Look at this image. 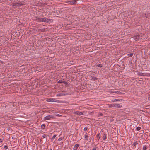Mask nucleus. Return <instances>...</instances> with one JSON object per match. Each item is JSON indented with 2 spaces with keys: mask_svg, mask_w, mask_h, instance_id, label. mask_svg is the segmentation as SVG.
<instances>
[{
  "mask_svg": "<svg viewBox=\"0 0 150 150\" xmlns=\"http://www.w3.org/2000/svg\"><path fill=\"white\" fill-rule=\"evenodd\" d=\"M70 4H76V0H73L72 1H69Z\"/></svg>",
  "mask_w": 150,
  "mask_h": 150,
  "instance_id": "9b49d317",
  "label": "nucleus"
},
{
  "mask_svg": "<svg viewBox=\"0 0 150 150\" xmlns=\"http://www.w3.org/2000/svg\"><path fill=\"white\" fill-rule=\"evenodd\" d=\"M136 129L137 131H139L141 129V127H138L136 128Z\"/></svg>",
  "mask_w": 150,
  "mask_h": 150,
  "instance_id": "4be33fe9",
  "label": "nucleus"
},
{
  "mask_svg": "<svg viewBox=\"0 0 150 150\" xmlns=\"http://www.w3.org/2000/svg\"><path fill=\"white\" fill-rule=\"evenodd\" d=\"M4 148L5 150H6L8 149V146H7L6 145L4 146Z\"/></svg>",
  "mask_w": 150,
  "mask_h": 150,
  "instance_id": "c85d7f7f",
  "label": "nucleus"
},
{
  "mask_svg": "<svg viewBox=\"0 0 150 150\" xmlns=\"http://www.w3.org/2000/svg\"><path fill=\"white\" fill-rule=\"evenodd\" d=\"M122 105L120 103H115V107L120 108L122 107Z\"/></svg>",
  "mask_w": 150,
  "mask_h": 150,
  "instance_id": "0eeeda50",
  "label": "nucleus"
},
{
  "mask_svg": "<svg viewBox=\"0 0 150 150\" xmlns=\"http://www.w3.org/2000/svg\"><path fill=\"white\" fill-rule=\"evenodd\" d=\"M54 116L52 115H49L45 117L43 120H49L51 118L53 119L54 118Z\"/></svg>",
  "mask_w": 150,
  "mask_h": 150,
  "instance_id": "7ed1b4c3",
  "label": "nucleus"
},
{
  "mask_svg": "<svg viewBox=\"0 0 150 150\" xmlns=\"http://www.w3.org/2000/svg\"><path fill=\"white\" fill-rule=\"evenodd\" d=\"M133 55V53H131L127 54V56L129 57H131Z\"/></svg>",
  "mask_w": 150,
  "mask_h": 150,
  "instance_id": "412c9836",
  "label": "nucleus"
},
{
  "mask_svg": "<svg viewBox=\"0 0 150 150\" xmlns=\"http://www.w3.org/2000/svg\"><path fill=\"white\" fill-rule=\"evenodd\" d=\"M63 139V138L62 137H61L58 139V141H61Z\"/></svg>",
  "mask_w": 150,
  "mask_h": 150,
  "instance_id": "5701e85b",
  "label": "nucleus"
},
{
  "mask_svg": "<svg viewBox=\"0 0 150 150\" xmlns=\"http://www.w3.org/2000/svg\"><path fill=\"white\" fill-rule=\"evenodd\" d=\"M146 76H150V73H146Z\"/></svg>",
  "mask_w": 150,
  "mask_h": 150,
  "instance_id": "cd10ccee",
  "label": "nucleus"
},
{
  "mask_svg": "<svg viewBox=\"0 0 150 150\" xmlns=\"http://www.w3.org/2000/svg\"><path fill=\"white\" fill-rule=\"evenodd\" d=\"M50 19L45 17L43 18H38L37 19V21L40 22H48Z\"/></svg>",
  "mask_w": 150,
  "mask_h": 150,
  "instance_id": "f257e3e1",
  "label": "nucleus"
},
{
  "mask_svg": "<svg viewBox=\"0 0 150 150\" xmlns=\"http://www.w3.org/2000/svg\"><path fill=\"white\" fill-rule=\"evenodd\" d=\"M148 148V147L146 145H144L143 147L142 150H146Z\"/></svg>",
  "mask_w": 150,
  "mask_h": 150,
  "instance_id": "dca6fc26",
  "label": "nucleus"
},
{
  "mask_svg": "<svg viewBox=\"0 0 150 150\" xmlns=\"http://www.w3.org/2000/svg\"><path fill=\"white\" fill-rule=\"evenodd\" d=\"M47 101L49 102H56V100L54 98H48L47 100Z\"/></svg>",
  "mask_w": 150,
  "mask_h": 150,
  "instance_id": "423d86ee",
  "label": "nucleus"
},
{
  "mask_svg": "<svg viewBox=\"0 0 150 150\" xmlns=\"http://www.w3.org/2000/svg\"><path fill=\"white\" fill-rule=\"evenodd\" d=\"M137 145V143L136 142L134 143L132 145V146H133V148L134 149L136 147Z\"/></svg>",
  "mask_w": 150,
  "mask_h": 150,
  "instance_id": "4468645a",
  "label": "nucleus"
},
{
  "mask_svg": "<svg viewBox=\"0 0 150 150\" xmlns=\"http://www.w3.org/2000/svg\"><path fill=\"white\" fill-rule=\"evenodd\" d=\"M3 140H4V138L1 139H0V143H1L3 141Z\"/></svg>",
  "mask_w": 150,
  "mask_h": 150,
  "instance_id": "c756f323",
  "label": "nucleus"
},
{
  "mask_svg": "<svg viewBox=\"0 0 150 150\" xmlns=\"http://www.w3.org/2000/svg\"><path fill=\"white\" fill-rule=\"evenodd\" d=\"M74 114L76 115H83V114L82 112L78 111H76L74 112Z\"/></svg>",
  "mask_w": 150,
  "mask_h": 150,
  "instance_id": "6e6552de",
  "label": "nucleus"
},
{
  "mask_svg": "<svg viewBox=\"0 0 150 150\" xmlns=\"http://www.w3.org/2000/svg\"><path fill=\"white\" fill-rule=\"evenodd\" d=\"M110 107H115V103L110 104L109 105Z\"/></svg>",
  "mask_w": 150,
  "mask_h": 150,
  "instance_id": "aec40b11",
  "label": "nucleus"
},
{
  "mask_svg": "<svg viewBox=\"0 0 150 150\" xmlns=\"http://www.w3.org/2000/svg\"><path fill=\"white\" fill-rule=\"evenodd\" d=\"M145 17H146V18H147V17L146 16H145Z\"/></svg>",
  "mask_w": 150,
  "mask_h": 150,
  "instance_id": "c9c22d12",
  "label": "nucleus"
},
{
  "mask_svg": "<svg viewBox=\"0 0 150 150\" xmlns=\"http://www.w3.org/2000/svg\"><path fill=\"white\" fill-rule=\"evenodd\" d=\"M112 93H118L119 94L120 93V92L118 91H112L111 92Z\"/></svg>",
  "mask_w": 150,
  "mask_h": 150,
  "instance_id": "ddd939ff",
  "label": "nucleus"
},
{
  "mask_svg": "<svg viewBox=\"0 0 150 150\" xmlns=\"http://www.w3.org/2000/svg\"><path fill=\"white\" fill-rule=\"evenodd\" d=\"M88 129V128L87 127H85L84 128V131H87Z\"/></svg>",
  "mask_w": 150,
  "mask_h": 150,
  "instance_id": "bb28decb",
  "label": "nucleus"
},
{
  "mask_svg": "<svg viewBox=\"0 0 150 150\" xmlns=\"http://www.w3.org/2000/svg\"><path fill=\"white\" fill-rule=\"evenodd\" d=\"M45 137H46V135H43L42 136V137H43V138H45Z\"/></svg>",
  "mask_w": 150,
  "mask_h": 150,
  "instance_id": "72a5a7b5",
  "label": "nucleus"
},
{
  "mask_svg": "<svg viewBox=\"0 0 150 150\" xmlns=\"http://www.w3.org/2000/svg\"><path fill=\"white\" fill-rule=\"evenodd\" d=\"M25 4V3L23 1H21L16 3L15 4V6L20 7L21 6H23Z\"/></svg>",
  "mask_w": 150,
  "mask_h": 150,
  "instance_id": "f03ea898",
  "label": "nucleus"
},
{
  "mask_svg": "<svg viewBox=\"0 0 150 150\" xmlns=\"http://www.w3.org/2000/svg\"><path fill=\"white\" fill-rule=\"evenodd\" d=\"M134 38L135 41L139 40L142 38L139 35L135 36L134 37Z\"/></svg>",
  "mask_w": 150,
  "mask_h": 150,
  "instance_id": "39448f33",
  "label": "nucleus"
},
{
  "mask_svg": "<svg viewBox=\"0 0 150 150\" xmlns=\"http://www.w3.org/2000/svg\"><path fill=\"white\" fill-rule=\"evenodd\" d=\"M62 80H59L58 81L57 83H62Z\"/></svg>",
  "mask_w": 150,
  "mask_h": 150,
  "instance_id": "393cba45",
  "label": "nucleus"
},
{
  "mask_svg": "<svg viewBox=\"0 0 150 150\" xmlns=\"http://www.w3.org/2000/svg\"><path fill=\"white\" fill-rule=\"evenodd\" d=\"M62 83H64L65 84H67V83L66 81H62Z\"/></svg>",
  "mask_w": 150,
  "mask_h": 150,
  "instance_id": "2f4dec72",
  "label": "nucleus"
},
{
  "mask_svg": "<svg viewBox=\"0 0 150 150\" xmlns=\"http://www.w3.org/2000/svg\"><path fill=\"white\" fill-rule=\"evenodd\" d=\"M79 146V145L78 144H76L74 147L73 148V150H77V148Z\"/></svg>",
  "mask_w": 150,
  "mask_h": 150,
  "instance_id": "1a4fd4ad",
  "label": "nucleus"
},
{
  "mask_svg": "<svg viewBox=\"0 0 150 150\" xmlns=\"http://www.w3.org/2000/svg\"><path fill=\"white\" fill-rule=\"evenodd\" d=\"M120 99H113L112 100V101L113 102H115L120 101Z\"/></svg>",
  "mask_w": 150,
  "mask_h": 150,
  "instance_id": "2eb2a0df",
  "label": "nucleus"
},
{
  "mask_svg": "<svg viewBox=\"0 0 150 150\" xmlns=\"http://www.w3.org/2000/svg\"><path fill=\"white\" fill-rule=\"evenodd\" d=\"M102 138L103 140H105L106 139V135L105 134H103Z\"/></svg>",
  "mask_w": 150,
  "mask_h": 150,
  "instance_id": "f8f14e48",
  "label": "nucleus"
},
{
  "mask_svg": "<svg viewBox=\"0 0 150 150\" xmlns=\"http://www.w3.org/2000/svg\"><path fill=\"white\" fill-rule=\"evenodd\" d=\"M96 150V147H94V148H93L92 150Z\"/></svg>",
  "mask_w": 150,
  "mask_h": 150,
  "instance_id": "473e14b6",
  "label": "nucleus"
},
{
  "mask_svg": "<svg viewBox=\"0 0 150 150\" xmlns=\"http://www.w3.org/2000/svg\"><path fill=\"white\" fill-rule=\"evenodd\" d=\"M96 66H97V67H102V64H98L97 65H96Z\"/></svg>",
  "mask_w": 150,
  "mask_h": 150,
  "instance_id": "b1692460",
  "label": "nucleus"
},
{
  "mask_svg": "<svg viewBox=\"0 0 150 150\" xmlns=\"http://www.w3.org/2000/svg\"><path fill=\"white\" fill-rule=\"evenodd\" d=\"M55 115L56 116L59 117H60L61 116V115L58 114H56Z\"/></svg>",
  "mask_w": 150,
  "mask_h": 150,
  "instance_id": "a878e982",
  "label": "nucleus"
},
{
  "mask_svg": "<svg viewBox=\"0 0 150 150\" xmlns=\"http://www.w3.org/2000/svg\"><path fill=\"white\" fill-rule=\"evenodd\" d=\"M45 127V125L44 124H42L41 126V127L42 129H44Z\"/></svg>",
  "mask_w": 150,
  "mask_h": 150,
  "instance_id": "6ab92c4d",
  "label": "nucleus"
},
{
  "mask_svg": "<svg viewBox=\"0 0 150 150\" xmlns=\"http://www.w3.org/2000/svg\"><path fill=\"white\" fill-rule=\"evenodd\" d=\"M88 136L86 134H85L84 135V138L86 140H88Z\"/></svg>",
  "mask_w": 150,
  "mask_h": 150,
  "instance_id": "f3484780",
  "label": "nucleus"
},
{
  "mask_svg": "<svg viewBox=\"0 0 150 150\" xmlns=\"http://www.w3.org/2000/svg\"><path fill=\"white\" fill-rule=\"evenodd\" d=\"M67 95V93H61L57 94L56 96L57 97L62 96H66Z\"/></svg>",
  "mask_w": 150,
  "mask_h": 150,
  "instance_id": "20e7f679",
  "label": "nucleus"
},
{
  "mask_svg": "<svg viewBox=\"0 0 150 150\" xmlns=\"http://www.w3.org/2000/svg\"><path fill=\"white\" fill-rule=\"evenodd\" d=\"M91 78L93 80H96L97 79V78H96L95 77H94V76H91Z\"/></svg>",
  "mask_w": 150,
  "mask_h": 150,
  "instance_id": "a211bd4d",
  "label": "nucleus"
},
{
  "mask_svg": "<svg viewBox=\"0 0 150 150\" xmlns=\"http://www.w3.org/2000/svg\"><path fill=\"white\" fill-rule=\"evenodd\" d=\"M139 75L140 76H147V75H147L146 73H140L139 74Z\"/></svg>",
  "mask_w": 150,
  "mask_h": 150,
  "instance_id": "9d476101",
  "label": "nucleus"
},
{
  "mask_svg": "<svg viewBox=\"0 0 150 150\" xmlns=\"http://www.w3.org/2000/svg\"><path fill=\"white\" fill-rule=\"evenodd\" d=\"M97 136H99V133L98 134H97Z\"/></svg>",
  "mask_w": 150,
  "mask_h": 150,
  "instance_id": "f704fd0d",
  "label": "nucleus"
},
{
  "mask_svg": "<svg viewBox=\"0 0 150 150\" xmlns=\"http://www.w3.org/2000/svg\"><path fill=\"white\" fill-rule=\"evenodd\" d=\"M56 135H54L53 137H52V139H54L55 137H56Z\"/></svg>",
  "mask_w": 150,
  "mask_h": 150,
  "instance_id": "7c9ffc66",
  "label": "nucleus"
}]
</instances>
